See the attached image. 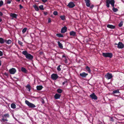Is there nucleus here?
Segmentation results:
<instances>
[{
	"mask_svg": "<svg viewBox=\"0 0 124 124\" xmlns=\"http://www.w3.org/2000/svg\"><path fill=\"white\" fill-rule=\"evenodd\" d=\"M115 1L114 0H106V6L108 8L109 7V4H110L113 7V10L114 12H116L118 11L117 8L114 7Z\"/></svg>",
	"mask_w": 124,
	"mask_h": 124,
	"instance_id": "obj_1",
	"label": "nucleus"
},
{
	"mask_svg": "<svg viewBox=\"0 0 124 124\" xmlns=\"http://www.w3.org/2000/svg\"><path fill=\"white\" fill-rule=\"evenodd\" d=\"M103 56L105 57H109L111 58L112 56V54L111 53H103Z\"/></svg>",
	"mask_w": 124,
	"mask_h": 124,
	"instance_id": "obj_2",
	"label": "nucleus"
},
{
	"mask_svg": "<svg viewBox=\"0 0 124 124\" xmlns=\"http://www.w3.org/2000/svg\"><path fill=\"white\" fill-rule=\"evenodd\" d=\"M26 104H27L29 107L30 108H35V106L33 104L29 102L28 101L26 100L25 101Z\"/></svg>",
	"mask_w": 124,
	"mask_h": 124,
	"instance_id": "obj_3",
	"label": "nucleus"
},
{
	"mask_svg": "<svg viewBox=\"0 0 124 124\" xmlns=\"http://www.w3.org/2000/svg\"><path fill=\"white\" fill-rule=\"evenodd\" d=\"M105 77L108 79H109L112 78L113 76L112 74L109 73H108L105 75Z\"/></svg>",
	"mask_w": 124,
	"mask_h": 124,
	"instance_id": "obj_4",
	"label": "nucleus"
},
{
	"mask_svg": "<svg viewBox=\"0 0 124 124\" xmlns=\"http://www.w3.org/2000/svg\"><path fill=\"white\" fill-rule=\"evenodd\" d=\"M9 115L7 113L6 114L3 116L4 118H2L1 120L2 122H5V121H8V120L7 119H4V118L5 117L6 118L7 117H9Z\"/></svg>",
	"mask_w": 124,
	"mask_h": 124,
	"instance_id": "obj_5",
	"label": "nucleus"
},
{
	"mask_svg": "<svg viewBox=\"0 0 124 124\" xmlns=\"http://www.w3.org/2000/svg\"><path fill=\"white\" fill-rule=\"evenodd\" d=\"M58 75L55 74H53L51 76V78L53 80H56L58 78Z\"/></svg>",
	"mask_w": 124,
	"mask_h": 124,
	"instance_id": "obj_6",
	"label": "nucleus"
},
{
	"mask_svg": "<svg viewBox=\"0 0 124 124\" xmlns=\"http://www.w3.org/2000/svg\"><path fill=\"white\" fill-rule=\"evenodd\" d=\"M9 71L11 74H13L16 72V70L15 68H13L9 69Z\"/></svg>",
	"mask_w": 124,
	"mask_h": 124,
	"instance_id": "obj_7",
	"label": "nucleus"
},
{
	"mask_svg": "<svg viewBox=\"0 0 124 124\" xmlns=\"http://www.w3.org/2000/svg\"><path fill=\"white\" fill-rule=\"evenodd\" d=\"M124 47V45L121 42H119L118 44L117 47L119 48H123Z\"/></svg>",
	"mask_w": 124,
	"mask_h": 124,
	"instance_id": "obj_8",
	"label": "nucleus"
},
{
	"mask_svg": "<svg viewBox=\"0 0 124 124\" xmlns=\"http://www.w3.org/2000/svg\"><path fill=\"white\" fill-rule=\"evenodd\" d=\"M91 98L92 99H93L95 100H96L97 99V97L95 95L94 93H93L91 94L90 96Z\"/></svg>",
	"mask_w": 124,
	"mask_h": 124,
	"instance_id": "obj_9",
	"label": "nucleus"
},
{
	"mask_svg": "<svg viewBox=\"0 0 124 124\" xmlns=\"http://www.w3.org/2000/svg\"><path fill=\"white\" fill-rule=\"evenodd\" d=\"M25 57L27 59H29L30 60L32 59L33 58V56L32 55L29 54H28L25 56Z\"/></svg>",
	"mask_w": 124,
	"mask_h": 124,
	"instance_id": "obj_10",
	"label": "nucleus"
},
{
	"mask_svg": "<svg viewBox=\"0 0 124 124\" xmlns=\"http://www.w3.org/2000/svg\"><path fill=\"white\" fill-rule=\"evenodd\" d=\"M68 6L69 8H72L74 7L75 6V5L73 2H71L69 3Z\"/></svg>",
	"mask_w": 124,
	"mask_h": 124,
	"instance_id": "obj_11",
	"label": "nucleus"
},
{
	"mask_svg": "<svg viewBox=\"0 0 124 124\" xmlns=\"http://www.w3.org/2000/svg\"><path fill=\"white\" fill-rule=\"evenodd\" d=\"M88 75L86 73L84 72L81 73L80 74V76L83 78H85Z\"/></svg>",
	"mask_w": 124,
	"mask_h": 124,
	"instance_id": "obj_12",
	"label": "nucleus"
},
{
	"mask_svg": "<svg viewBox=\"0 0 124 124\" xmlns=\"http://www.w3.org/2000/svg\"><path fill=\"white\" fill-rule=\"evenodd\" d=\"M67 30V28L64 26L63 27H62L61 29V32L62 33H65L66 31Z\"/></svg>",
	"mask_w": 124,
	"mask_h": 124,
	"instance_id": "obj_13",
	"label": "nucleus"
},
{
	"mask_svg": "<svg viewBox=\"0 0 124 124\" xmlns=\"http://www.w3.org/2000/svg\"><path fill=\"white\" fill-rule=\"evenodd\" d=\"M85 1L86 3V6L88 7H90V0H85Z\"/></svg>",
	"mask_w": 124,
	"mask_h": 124,
	"instance_id": "obj_14",
	"label": "nucleus"
},
{
	"mask_svg": "<svg viewBox=\"0 0 124 124\" xmlns=\"http://www.w3.org/2000/svg\"><path fill=\"white\" fill-rule=\"evenodd\" d=\"M107 27L111 29H114L115 27V26L110 24H108L107 26Z\"/></svg>",
	"mask_w": 124,
	"mask_h": 124,
	"instance_id": "obj_15",
	"label": "nucleus"
},
{
	"mask_svg": "<svg viewBox=\"0 0 124 124\" xmlns=\"http://www.w3.org/2000/svg\"><path fill=\"white\" fill-rule=\"evenodd\" d=\"M61 96L60 94L57 93L54 95V97L55 99H57L60 98Z\"/></svg>",
	"mask_w": 124,
	"mask_h": 124,
	"instance_id": "obj_16",
	"label": "nucleus"
},
{
	"mask_svg": "<svg viewBox=\"0 0 124 124\" xmlns=\"http://www.w3.org/2000/svg\"><path fill=\"white\" fill-rule=\"evenodd\" d=\"M70 36H75L76 35V32L73 31H70Z\"/></svg>",
	"mask_w": 124,
	"mask_h": 124,
	"instance_id": "obj_17",
	"label": "nucleus"
},
{
	"mask_svg": "<svg viewBox=\"0 0 124 124\" xmlns=\"http://www.w3.org/2000/svg\"><path fill=\"white\" fill-rule=\"evenodd\" d=\"M33 7L34 8L35 10L36 11H38L39 10L38 7L35 4L33 5Z\"/></svg>",
	"mask_w": 124,
	"mask_h": 124,
	"instance_id": "obj_18",
	"label": "nucleus"
},
{
	"mask_svg": "<svg viewBox=\"0 0 124 124\" xmlns=\"http://www.w3.org/2000/svg\"><path fill=\"white\" fill-rule=\"evenodd\" d=\"M37 90H41L43 88V87L42 85H38L37 86Z\"/></svg>",
	"mask_w": 124,
	"mask_h": 124,
	"instance_id": "obj_19",
	"label": "nucleus"
},
{
	"mask_svg": "<svg viewBox=\"0 0 124 124\" xmlns=\"http://www.w3.org/2000/svg\"><path fill=\"white\" fill-rule=\"evenodd\" d=\"M57 43L58 44V46L59 47L61 48H63V46H62V45L60 43V42L59 41H58L57 42Z\"/></svg>",
	"mask_w": 124,
	"mask_h": 124,
	"instance_id": "obj_20",
	"label": "nucleus"
},
{
	"mask_svg": "<svg viewBox=\"0 0 124 124\" xmlns=\"http://www.w3.org/2000/svg\"><path fill=\"white\" fill-rule=\"evenodd\" d=\"M11 16L14 18H16L17 17V15L15 14H10Z\"/></svg>",
	"mask_w": 124,
	"mask_h": 124,
	"instance_id": "obj_21",
	"label": "nucleus"
},
{
	"mask_svg": "<svg viewBox=\"0 0 124 124\" xmlns=\"http://www.w3.org/2000/svg\"><path fill=\"white\" fill-rule=\"evenodd\" d=\"M5 41L2 38H0V43L1 44L4 43Z\"/></svg>",
	"mask_w": 124,
	"mask_h": 124,
	"instance_id": "obj_22",
	"label": "nucleus"
},
{
	"mask_svg": "<svg viewBox=\"0 0 124 124\" xmlns=\"http://www.w3.org/2000/svg\"><path fill=\"white\" fill-rule=\"evenodd\" d=\"M21 70L24 73H26V70L24 68L22 67L21 68Z\"/></svg>",
	"mask_w": 124,
	"mask_h": 124,
	"instance_id": "obj_23",
	"label": "nucleus"
},
{
	"mask_svg": "<svg viewBox=\"0 0 124 124\" xmlns=\"http://www.w3.org/2000/svg\"><path fill=\"white\" fill-rule=\"evenodd\" d=\"M11 107L13 109L15 108H16V105L14 103H13L11 104Z\"/></svg>",
	"mask_w": 124,
	"mask_h": 124,
	"instance_id": "obj_24",
	"label": "nucleus"
},
{
	"mask_svg": "<svg viewBox=\"0 0 124 124\" xmlns=\"http://www.w3.org/2000/svg\"><path fill=\"white\" fill-rule=\"evenodd\" d=\"M5 42L7 44H9L11 43L12 41L8 39V40H6L5 41Z\"/></svg>",
	"mask_w": 124,
	"mask_h": 124,
	"instance_id": "obj_25",
	"label": "nucleus"
},
{
	"mask_svg": "<svg viewBox=\"0 0 124 124\" xmlns=\"http://www.w3.org/2000/svg\"><path fill=\"white\" fill-rule=\"evenodd\" d=\"M86 68L88 72L89 73H90L91 72V70L90 69V68L87 66L86 67Z\"/></svg>",
	"mask_w": 124,
	"mask_h": 124,
	"instance_id": "obj_26",
	"label": "nucleus"
},
{
	"mask_svg": "<svg viewBox=\"0 0 124 124\" xmlns=\"http://www.w3.org/2000/svg\"><path fill=\"white\" fill-rule=\"evenodd\" d=\"M26 87L28 89V91H29L30 92L31 91V88L30 86V85H29V84L27 85L26 86Z\"/></svg>",
	"mask_w": 124,
	"mask_h": 124,
	"instance_id": "obj_27",
	"label": "nucleus"
},
{
	"mask_svg": "<svg viewBox=\"0 0 124 124\" xmlns=\"http://www.w3.org/2000/svg\"><path fill=\"white\" fill-rule=\"evenodd\" d=\"M22 54L25 55V56L27 55L28 53V52L25 51H23L22 52Z\"/></svg>",
	"mask_w": 124,
	"mask_h": 124,
	"instance_id": "obj_28",
	"label": "nucleus"
},
{
	"mask_svg": "<svg viewBox=\"0 0 124 124\" xmlns=\"http://www.w3.org/2000/svg\"><path fill=\"white\" fill-rule=\"evenodd\" d=\"M57 36L59 37H63V35L61 34H57L56 35Z\"/></svg>",
	"mask_w": 124,
	"mask_h": 124,
	"instance_id": "obj_29",
	"label": "nucleus"
},
{
	"mask_svg": "<svg viewBox=\"0 0 124 124\" xmlns=\"http://www.w3.org/2000/svg\"><path fill=\"white\" fill-rule=\"evenodd\" d=\"M60 18L62 20H64L65 19V16H60Z\"/></svg>",
	"mask_w": 124,
	"mask_h": 124,
	"instance_id": "obj_30",
	"label": "nucleus"
},
{
	"mask_svg": "<svg viewBox=\"0 0 124 124\" xmlns=\"http://www.w3.org/2000/svg\"><path fill=\"white\" fill-rule=\"evenodd\" d=\"M57 92L59 93H61L62 92V89H58L57 90Z\"/></svg>",
	"mask_w": 124,
	"mask_h": 124,
	"instance_id": "obj_31",
	"label": "nucleus"
},
{
	"mask_svg": "<svg viewBox=\"0 0 124 124\" xmlns=\"http://www.w3.org/2000/svg\"><path fill=\"white\" fill-rule=\"evenodd\" d=\"M27 30V28H24L22 30V32L23 33H24Z\"/></svg>",
	"mask_w": 124,
	"mask_h": 124,
	"instance_id": "obj_32",
	"label": "nucleus"
},
{
	"mask_svg": "<svg viewBox=\"0 0 124 124\" xmlns=\"http://www.w3.org/2000/svg\"><path fill=\"white\" fill-rule=\"evenodd\" d=\"M18 44L21 45V46H23V43L21 42V41L18 40Z\"/></svg>",
	"mask_w": 124,
	"mask_h": 124,
	"instance_id": "obj_33",
	"label": "nucleus"
},
{
	"mask_svg": "<svg viewBox=\"0 0 124 124\" xmlns=\"http://www.w3.org/2000/svg\"><path fill=\"white\" fill-rule=\"evenodd\" d=\"M119 93V90H116L115 91H113V93Z\"/></svg>",
	"mask_w": 124,
	"mask_h": 124,
	"instance_id": "obj_34",
	"label": "nucleus"
},
{
	"mask_svg": "<svg viewBox=\"0 0 124 124\" xmlns=\"http://www.w3.org/2000/svg\"><path fill=\"white\" fill-rule=\"evenodd\" d=\"M39 8L41 10H43L44 9L43 8V5H41L39 6Z\"/></svg>",
	"mask_w": 124,
	"mask_h": 124,
	"instance_id": "obj_35",
	"label": "nucleus"
},
{
	"mask_svg": "<svg viewBox=\"0 0 124 124\" xmlns=\"http://www.w3.org/2000/svg\"><path fill=\"white\" fill-rule=\"evenodd\" d=\"M61 66V65H59L58 66L57 68V69L58 71H60L61 70V69L60 68V67Z\"/></svg>",
	"mask_w": 124,
	"mask_h": 124,
	"instance_id": "obj_36",
	"label": "nucleus"
},
{
	"mask_svg": "<svg viewBox=\"0 0 124 124\" xmlns=\"http://www.w3.org/2000/svg\"><path fill=\"white\" fill-rule=\"evenodd\" d=\"M123 25V23L122 22H121L119 24L118 26L119 27H121Z\"/></svg>",
	"mask_w": 124,
	"mask_h": 124,
	"instance_id": "obj_37",
	"label": "nucleus"
},
{
	"mask_svg": "<svg viewBox=\"0 0 124 124\" xmlns=\"http://www.w3.org/2000/svg\"><path fill=\"white\" fill-rule=\"evenodd\" d=\"M12 1V0H8L7 1V3L8 4H9L11 3Z\"/></svg>",
	"mask_w": 124,
	"mask_h": 124,
	"instance_id": "obj_38",
	"label": "nucleus"
},
{
	"mask_svg": "<svg viewBox=\"0 0 124 124\" xmlns=\"http://www.w3.org/2000/svg\"><path fill=\"white\" fill-rule=\"evenodd\" d=\"M3 4V2L2 0L0 1V7L2 6Z\"/></svg>",
	"mask_w": 124,
	"mask_h": 124,
	"instance_id": "obj_39",
	"label": "nucleus"
},
{
	"mask_svg": "<svg viewBox=\"0 0 124 124\" xmlns=\"http://www.w3.org/2000/svg\"><path fill=\"white\" fill-rule=\"evenodd\" d=\"M58 13L57 11H54L53 12V14L55 15H57Z\"/></svg>",
	"mask_w": 124,
	"mask_h": 124,
	"instance_id": "obj_40",
	"label": "nucleus"
},
{
	"mask_svg": "<svg viewBox=\"0 0 124 124\" xmlns=\"http://www.w3.org/2000/svg\"><path fill=\"white\" fill-rule=\"evenodd\" d=\"M65 59L64 61H65V63H67V62H68L67 59L66 58H65Z\"/></svg>",
	"mask_w": 124,
	"mask_h": 124,
	"instance_id": "obj_41",
	"label": "nucleus"
},
{
	"mask_svg": "<svg viewBox=\"0 0 124 124\" xmlns=\"http://www.w3.org/2000/svg\"><path fill=\"white\" fill-rule=\"evenodd\" d=\"M3 55L2 52L0 51V56H2Z\"/></svg>",
	"mask_w": 124,
	"mask_h": 124,
	"instance_id": "obj_42",
	"label": "nucleus"
},
{
	"mask_svg": "<svg viewBox=\"0 0 124 124\" xmlns=\"http://www.w3.org/2000/svg\"><path fill=\"white\" fill-rule=\"evenodd\" d=\"M90 8H93L94 7V6L93 5H91V6H90Z\"/></svg>",
	"mask_w": 124,
	"mask_h": 124,
	"instance_id": "obj_43",
	"label": "nucleus"
},
{
	"mask_svg": "<svg viewBox=\"0 0 124 124\" xmlns=\"http://www.w3.org/2000/svg\"><path fill=\"white\" fill-rule=\"evenodd\" d=\"M42 1L43 2L45 3L47 1V0H42Z\"/></svg>",
	"mask_w": 124,
	"mask_h": 124,
	"instance_id": "obj_44",
	"label": "nucleus"
},
{
	"mask_svg": "<svg viewBox=\"0 0 124 124\" xmlns=\"http://www.w3.org/2000/svg\"><path fill=\"white\" fill-rule=\"evenodd\" d=\"M67 83V81H64V82H63V83H62V85H64L65 83Z\"/></svg>",
	"mask_w": 124,
	"mask_h": 124,
	"instance_id": "obj_45",
	"label": "nucleus"
},
{
	"mask_svg": "<svg viewBox=\"0 0 124 124\" xmlns=\"http://www.w3.org/2000/svg\"><path fill=\"white\" fill-rule=\"evenodd\" d=\"M19 6L20 9H21L23 8V6L21 5H20Z\"/></svg>",
	"mask_w": 124,
	"mask_h": 124,
	"instance_id": "obj_46",
	"label": "nucleus"
},
{
	"mask_svg": "<svg viewBox=\"0 0 124 124\" xmlns=\"http://www.w3.org/2000/svg\"><path fill=\"white\" fill-rule=\"evenodd\" d=\"M51 22V19H50V18L48 19V23H50V22Z\"/></svg>",
	"mask_w": 124,
	"mask_h": 124,
	"instance_id": "obj_47",
	"label": "nucleus"
},
{
	"mask_svg": "<svg viewBox=\"0 0 124 124\" xmlns=\"http://www.w3.org/2000/svg\"><path fill=\"white\" fill-rule=\"evenodd\" d=\"M110 118H111L110 121H113V119L112 117H110Z\"/></svg>",
	"mask_w": 124,
	"mask_h": 124,
	"instance_id": "obj_48",
	"label": "nucleus"
},
{
	"mask_svg": "<svg viewBox=\"0 0 124 124\" xmlns=\"http://www.w3.org/2000/svg\"><path fill=\"white\" fill-rule=\"evenodd\" d=\"M44 14L45 15H47V12H44Z\"/></svg>",
	"mask_w": 124,
	"mask_h": 124,
	"instance_id": "obj_49",
	"label": "nucleus"
},
{
	"mask_svg": "<svg viewBox=\"0 0 124 124\" xmlns=\"http://www.w3.org/2000/svg\"><path fill=\"white\" fill-rule=\"evenodd\" d=\"M2 13L1 12H0V16H2Z\"/></svg>",
	"mask_w": 124,
	"mask_h": 124,
	"instance_id": "obj_50",
	"label": "nucleus"
},
{
	"mask_svg": "<svg viewBox=\"0 0 124 124\" xmlns=\"http://www.w3.org/2000/svg\"><path fill=\"white\" fill-rule=\"evenodd\" d=\"M62 57H65V58H66V57H65V56L64 55H62Z\"/></svg>",
	"mask_w": 124,
	"mask_h": 124,
	"instance_id": "obj_51",
	"label": "nucleus"
},
{
	"mask_svg": "<svg viewBox=\"0 0 124 124\" xmlns=\"http://www.w3.org/2000/svg\"><path fill=\"white\" fill-rule=\"evenodd\" d=\"M1 65V61L0 60V66Z\"/></svg>",
	"mask_w": 124,
	"mask_h": 124,
	"instance_id": "obj_52",
	"label": "nucleus"
},
{
	"mask_svg": "<svg viewBox=\"0 0 124 124\" xmlns=\"http://www.w3.org/2000/svg\"><path fill=\"white\" fill-rule=\"evenodd\" d=\"M16 0L17 1H18V2H19L20 0Z\"/></svg>",
	"mask_w": 124,
	"mask_h": 124,
	"instance_id": "obj_53",
	"label": "nucleus"
},
{
	"mask_svg": "<svg viewBox=\"0 0 124 124\" xmlns=\"http://www.w3.org/2000/svg\"><path fill=\"white\" fill-rule=\"evenodd\" d=\"M2 19L1 18H0V22H1V21H2Z\"/></svg>",
	"mask_w": 124,
	"mask_h": 124,
	"instance_id": "obj_54",
	"label": "nucleus"
},
{
	"mask_svg": "<svg viewBox=\"0 0 124 124\" xmlns=\"http://www.w3.org/2000/svg\"><path fill=\"white\" fill-rule=\"evenodd\" d=\"M118 44H117V43H115V45H118Z\"/></svg>",
	"mask_w": 124,
	"mask_h": 124,
	"instance_id": "obj_55",
	"label": "nucleus"
}]
</instances>
